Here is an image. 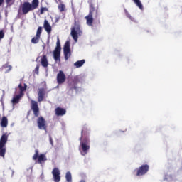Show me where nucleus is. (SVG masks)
I'll use <instances>...</instances> for the list:
<instances>
[{
  "label": "nucleus",
  "instance_id": "72a5a7b5",
  "mask_svg": "<svg viewBox=\"0 0 182 182\" xmlns=\"http://www.w3.org/2000/svg\"><path fill=\"white\" fill-rule=\"evenodd\" d=\"M35 71L36 72V73H38L39 72V65H37L35 68Z\"/></svg>",
  "mask_w": 182,
  "mask_h": 182
},
{
  "label": "nucleus",
  "instance_id": "c9c22d12",
  "mask_svg": "<svg viewBox=\"0 0 182 182\" xmlns=\"http://www.w3.org/2000/svg\"><path fill=\"white\" fill-rule=\"evenodd\" d=\"M80 182H86L85 180H81Z\"/></svg>",
  "mask_w": 182,
  "mask_h": 182
},
{
  "label": "nucleus",
  "instance_id": "4468645a",
  "mask_svg": "<svg viewBox=\"0 0 182 182\" xmlns=\"http://www.w3.org/2000/svg\"><path fill=\"white\" fill-rule=\"evenodd\" d=\"M52 174L55 182L60 181V171L58 168H54L52 171Z\"/></svg>",
  "mask_w": 182,
  "mask_h": 182
},
{
  "label": "nucleus",
  "instance_id": "f03ea898",
  "mask_svg": "<svg viewBox=\"0 0 182 182\" xmlns=\"http://www.w3.org/2000/svg\"><path fill=\"white\" fill-rule=\"evenodd\" d=\"M98 18L99 9L95 7V4L90 2L89 4V14L85 16L87 25H88V26H93L94 19H98Z\"/></svg>",
  "mask_w": 182,
  "mask_h": 182
},
{
  "label": "nucleus",
  "instance_id": "6ab92c4d",
  "mask_svg": "<svg viewBox=\"0 0 182 182\" xmlns=\"http://www.w3.org/2000/svg\"><path fill=\"white\" fill-rule=\"evenodd\" d=\"M41 63L43 68H48L49 63L48 62V57L46 55H43V57L41 60Z\"/></svg>",
  "mask_w": 182,
  "mask_h": 182
},
{
  "label": "nucleus",
  "instance_id": "412c9836",
  "mask_svg": "<svg viewBox=\"0 0 182 182\" xmlns=\"http://www.w3.org/2000/svg\"><path fill=\"white\" fill-rule=\"evenodd\" d=\"M23 95L18 94L14 96L11 100L13 105H16V103H19V100L22 97Z\"/></svg>",
  "mask_w": 182,
  "mask_h": 182
},
{
  "label": "nucleus",
  "instance_id": "a878e982",
  "mask_svg": "<svg viewBox=\"0 0 182 182\" xmlns=\"http://www.w3.org/2000/svg\"><path fill=\"white\" fill-rule=\"evenodd\" d=\"M65 9H66V6H65V4H60L58 5V10L60 11V12H65Z\"/></svg>",
  "mask_w": 182,
  "mask_h": 182
},
{
  "label": "nucleus",
  "instance_id": "dca6fc26",
  "mask_svg": "<svg viewBox=\"0 0 182 182\" xmlns=\"http://www.w3.org/2000/svg\"><path fill=\"white\" fill-rule=\"evenodd\" d=\"M46 95V89L39 88L38 92V102H43Z\"/></svg>",
  "mask_w": 182,
  "mask_h": 182
},
{
  "label": "nucleus",
  "instance_id": "c85d7f7f",
  "mask_svg": "<svg viewBox=\"0 0 182 182\" xmlns=\"http://www.w3.org/2000/svg\"><path fill=\"white\" fill-rule=\"evenodd\" d=\"M45 11H48V9L46 7H41V10H40V15H43V14H45Z\"/></svg>",
  "mask_w": 182,
  "mask_h": 182
},
{
  "label": "nucleus",
  "instance_id": "473e14b6",
  "mask_svg": "<svg viewBox=\"0 0 182 182\" xmlns=\"http://www.w3.org/2000/svg\"><path fill=\"white\" fill-rule=\"evenodd\" d=\"M49 140H50V143L52 146H53V139H52V136H49Z\"/></svg>",
  "mask_w": 182,
  "mask_h": 182
},
{
  "label": "nucleus",
  "instance_id": "f257e3e1",
  "mask_svg": "<svg viewBox=\"0 0 182 182\" xmlns=\"http://www.w3.org/2000/svg\"><path fill=\"white\" fill-rule=\"evenodd\" d=\"M88 134L87 128L84 127L80 138V151L82 156L87 155L89 150H90V139Z\"/></svg>",
  "mask_w": 182,
  "mask_h": 182
},
{
  "label": "nucleus",
  "instance_id": "2f4dec72",
  "mask_svg": "<svg viewBox=\"0 0 182 182\" xmlns=\"http://www.w3.org/2000/svg\"><path fill=\"white\" fill-rule=\"evenodd\" d=\"M5 37V33L4 32V30H0V40L4 39Z\"/></svg>",
  "mask_w": 182,
  "mask_h": 182
},
{
  "label": "nucleus",
  "instance_id": "bb28decb",
  "mask_svg": "<svg viewBox=\"0 0 182 182\" xmlns=\"http://www.w3.org/2000/svg\"><path fill=\"white\" fill-rule=\"evenodd\" d=\"M125 15L130 19V21H134V18L132 17L130 14H129V11H127L126 9H124Z\"/></svg>",
  "mask_w": 182,
  "mask_h": 182
},
{
  "label": "nucleus",
  "instance_id": "423d86ee",
  "mask_svg": "<svg viewBox=\"0 0 182 182\" xmlns=\"http://www.w3.org/2000/svg\"><path fill=\"white\" fill-rule=\"evenodd\" d=\"M33 160H37V163H38V164H42L43 163H45L46 160H48V158H46V155L45 154H41L39 155V150L36 149L35 154L33 156Z\"/></svg>",
  "mask_w": 182,
  "mask_h": 182
},
{
  "label": "nucleus",
  "instance_id": "9d476101",
  "mask_svg": "<svg viewBox=\"0 0 182 182\" xmlns=\"http://www.w3.org/2000/svg\"><path fill=\"white\" fill-rule=\"evenodd\" d=\"M31 110L35 116V117H39L41 114V111L39 110V105L38 102L31 100Z\"/></svg>",
  "mask_w": 182,
  "mask_h": 182
},
{
  "label": "nucleus",
  "instance_id": "6e6552de",
  "mask_svg": "<svg viewBox=\"0 0 182 182\" xmlns=\"http://www.w3.org/2000/svg\"><path fill=\"white\" fill-rule=\"evenodd\" d=\"M150 168V166L147 164L141 165L139 168H136L134 171H136V176L137 177H140L141 176H144L145 174H147Z\"/></svg>",
  "mask_w": 182,
  "mask_h": 182
},
{
  "label": "nucleus",
  "instance_id": "f8f14e48",
  "mask_svg": "<svg viewBox=\"0 0 182 182\" xmlns=\"http://www.w3.org/2000/svg\"><path fill=\"white\" fill-rule=\"evenodd\" d=\"M70 44H69V41H67L64 46V56L65 60H68L70 58Z\"/></svg>",
  "mask_w": 182,
  "mask_h": 182
},
{
  "label": "nucleus",
  "instance_id": "1a4fd4ad",
  "mask_svg": "<svg viewBox=\"0 0 182 182\" xmlns=\"http://www.w3.org/2000/svg\"><path fill=\"white\" fill-rule=\"evenodd\" d=\"M37 125L40 130L46 131L48 129V126L46 125V120L43 117L41 116L37 119Z\"/></svg>",
  "mask_w": 182,
  "mask_h": 182
},
{
  "label": "nucleus",
  "instance_id": "20e7f679",
  "mask_svg": "<svg viewBox=\"0 0 182 182\" xmlns=\"http://www.w3.org/2000/svg\"><path fill=\"white\" fill-rule=\"evenodd\" d=\"M83 32L80 29V24L77 21H75L74 26L71 28V36L75 42H77L79 36H82Z\"/></svg>",
  "mask_w": 182,
  "mask_h": 182
},
{
  "label": "nucleus",
  "instance_id": "4be33fe9",
  "mask_svg": "<svg viewBox=\"0 0 182 182\" xmlns=\"http://www.w3.org/2000/svg\"><path fill=\"white\" fill-rule=\"evenodd\" d=\"M85 63H86L85 60H78L74 63V66H75V68H82V65H85Z\"/></svg>",
  "mask_w": 182,
  "mask_h": 182
},
{
  "label": "nucleus",
  "instance_id": "9b49d317",
  "mask_svg": "<svg viewBox=\"0 0 182 182\" xmlns=\"http://www.w3.org/2000/svg\"><path fill=\"white\" fill-rule=\"evenodd\" d=\"M41 35H42V27H38L36 31V36H34L31 39V43L36 45V43H39V41L41 40Z\"/></svg>",
  "mask_w": 182,
  "mask_h": 182
},
{
  "label": "nucleus",
  "instance_id": "a211bd4d",
  "mask_svg": "<svg viewBox=\"0 0 182 182\" xmlns=\"http://www.w3.org/2000/svg\"><path fill=\"white\" fill-rule=\"evenodd\" d=\"M56 116H65L66 114V109L60 107H57L55 109Z\"/></svg>",
  "mask_w": 182,
  "mask_h": 182
},
{
  "label": "nucleus",
  "instance_id": "5701e85b",
  "mask_svg": "<svg viewBox=\"0 0 182 182\" xmlns=\"http://www.w3.org/2000/svg\"><path fill=\"white\" fill-rule=\"evenodd\" d=\"M1 127H6L8 126V118L6 117L1 118Z\"/></svg>",
  "mask_w": 182,
  "mask_h": 182
},
{
  "label": "nucleus",
  "instance_id": "f3484780",
  "mask_svg": "<svg viewBox=\"0 0 182 182\" xmlns=\"http://www.w3.org/2000/svg\"><path fill=\"white\" fill-rule=\"evenodd\" d=\"M43 28L47 33H48V35L50 34V33L52 32V26L49 23V21H48V20L46 19L44 20Z\"/></svg>",
  "mask_w": 182,
  "mask_h": 182
},
{
  "label": "nucleus",
  "instance_id": "ddd939ff",
  "mask_svg": "<svg viewBox=\"0 0 182 182\" xmlns=\"http://www.w3.org/2000/svg\"><path fill=\"white\" fill-rule=\"evenodd\" d=\"M65 82H66V75H65L63 71L60 70L57 74V83L62 85V83H65Z\"/></svg>",
  "mask_w": 182,
  "mask_h": 182
},
{
  "label": "nucleus",
  "instance_id": "393cba45",
  "mask_svg": "<svg viewBox=\"0 0 182 182\" xmlns=\"http://www.w3.org/2000/svg\"><path fill=\"white\" fill-rule=\"evenodd\" d=\"M65 178L67 182H72V173L70 172H67L65 175Z\"/></svg>",
  "mask_w": 182,
  "mask_h": 182
},
{
  "label": "nucleus",
  "instance_id": "b1692460",
  "mask_svg": "<svg viewBox=\"0 0 182 182\" xmlns=\"http://www.w3.org/2000/svg\"><path fill=\"white\" fill-rule=\"evenodd\" d=\"M134 4L139 8V9H143V4H141V1L140 0H133Z\"/></svg>",
  "mask_w": 182,
  "mask_h": 182
},
{
  "label": "nucleus",
  "instance_id": "f704fd0d",
  "mask_svg": "<svg viewBox=\"0 0 182 182\" xmlns=\"http://www.w3.org/2000/svg\"><path fill=\"white\" fill-rule=\"evenodd\" d=\"M2 4H4V0H0V6L2 5Z\"/></svg>",
  "mask_w": 182,
  "mask_h": 182
},
{
  "label": "nucleus",
  "instance_id": "39448f33",
  "mask_svg": "<svg viewBox=\"0 0 182 182\" xmlns=\"http://www.w3.org/2000/svg\"><path fill=\"white\" fill-rule=\"evenodd\" d=\"M8 142V135L3 134L0 138V156L5 159V154L6 153V148L5 147Z\"/></svg>",
  "mask_w": 182,
  "mask_h": 182
},
{
  "label": "nucleus",
  "instance_id": "0eeeda50",
  "mask_svg": "<svg viewBox=\"0 0 182 182\" xmlns=\"http://www.w3.org/2000/svg\"><path fill=\"white\" fill-rule=\"evenodd\" d=\"M62 50V48L60 47V40L58 38L56 47L53 51V58L55 62H60V50Z\"/></svg>",
  "mask_w": 182,
  "mask_h": 182
},
{
  "label": "nucleus",
  "instance_id": "cd10ccee",
  "mask_svg": "<svg viewBox=\"0 0 182 182\" xmlns=\"http://www.w3.org/2000/svg\"><path fill=\"white\" fill-rule=\"evenodd\" d=\"M125 15L130 19V21H134V18L132 17L130 14H129V11H127L126 9H124Z\"/></svg>",
  "mask_w": 182,
  "mask_h": 182
},
{
  "label": "nucleus",
  "instance_id": "7c9ffc66",
  "mask_svg": "<svg viewBox=\"0 0 182 182\" xmlns=\"http://www.w3.org/2000/svg\"><path fill=\"white\" fill-rule=\"evenodd\" d=\"M3 68H4V69H7L8 68V72H9L10 70H12V66L9 65L8 64H5Z\"/></svg>",
  "mask_w": 182,
  "mask_h": 182
},
{
  "label": "nucleus",
  "instance_id": "aec40b11",
  "mask_svg": "<svg viewBox=\"0 0 182 182\" xmlns=\"http://www.w3.org/2000/svg\"><path fill=\"white\" fill-rule=\"evenodd\" d=\"M28 87V85H26V84H23V86H22V84L20 83L18 85V89L20 90V94L21 96H23V92H26V89Z\"/></svg>",
  "mask_w": 182,
  "mask_h": 182
},
{
  "label": "nucleus",
  "instance_id": "7ed1b4c3",
  "mask_svg": "<svg viewBox=\"0 0 182 182\" xmlns=\"http://www.w3.org/2000/svg\"><path fill=\"white\" fill-rule=\"evenodd\" d=\"M39 6V0H33L31 4L29 1H25L21 5L23 15L29 14L31 11H35Z\"/></svg>",
  "mask_w": 182,
  "mask_h": 182
},
{
  "label": "nucleus",
  "instance_id": "c756f323",
  "mask_svg": "<svg viewBox=\"0 0 182 182\" xmlns=\"http://www.w3.org/2000/svg\"><path fill=\"white\" fill-rule=\"evenodd\" d=\"M15 0H6V3L7 4L8 6H11V5H14Z\"/></svg>",
  "mask_w": 182,
  "mask_h": 182
},
{
  "label": "nucleus",
  "instance_id": "2eb2a0df",
  "mask_svg": "<svg viewBox=\"0 0 182 182\" xmlns=\"http://www.w3.org/2000/svg\"><path fill=\"white\" fill-rule=\"evenodd\" d=\"M80 82V77L79 76H76L74 77L73 82L69 85L70 90H77V87L76 85Z\"/></svg>",
  "mask_w": 182,
  "mask_h": 182
}]
</instances>
